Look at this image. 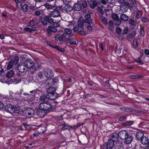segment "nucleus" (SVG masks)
<instances>
[{
  "label": "nucleus",
  "mask_w": 149,
  "mask_h": 149,
  "mask_svg": "<svg viewBox=\"0 0 149 149\" xmlns=\"http://www.w3.org/2000/svg\"><path fill=\"white\" fill-rule=\"evenodd\" d=\"M85 22L83 20H79L78 22V24L79 27H82L83 26Z\"/></svg>",
  "instance_id": "obj_29"
},
{
  "label": "nucleus",
  "mask_w": 149,
  "mask_h": 149,
  "mask_svg": "<svg viewBox=\"0 0 149 149\" xmlns=\"http://www.w3.org/2000/svg\"><path fill=\"white\" fill-rule=\"evenodd\" d=\"M37 76L40 79H41L42 77V72H38L37 74Z\"/></svg>",
  "instance_id": "obj_42"
},
{
  "label": "nucleus",
  "mask_w": 149,
  "mask_h": 149,
  "mask_svg": "<svg viewBox=\"0 0 149 149\" xmlns=\"http://www.w3.org/2000/svg\"><path fill=\"white\" fill-rule=\"evenodd\" d=\"M47 96H46L45 95H42L40 97V99L42 102H44V101L46 99L47 97Z\"/></svg>",
  "instance_id": "obj_35"
},
{
  "label": "nucleus",
  "mask_w": 149,
  "mask_h": 149,
  "mask_svg": "<svg viewBox=\"0 0 149 149\" xmlns=\"http://www.w3.org/2000/svg\"><path fill=\"white\" fill-rule=\"evenodd\" d=\"M59 8L56 7L55 10L50 12L49 15L53 17H60L61 14L59 10Z\"/></svg>",
  "instance_id": "obj_7"
},
{
  "label": "nucleus",
  "mask_w": 149,
  "mask_h": 149,
  "mask_svg": "<svg viewBox=\"0 0 149 149\" xmlns=\"http://www.w3.org/2000/svg\"><path fill=\"white\" fill-rule=\"evenodd\" d=\"M40 134V133L38 132H36L33 134V136H38Z\"/></svg>",
  "instance_id": "obj_54"
},
{
  "label": "nucleus",
  "mask_w": 149,
  "mask_h": 149,
  "mask_svg": "<svg viewBox=\"0 0 149 149\" xmlns=\"http://www.w3.org/2000/svg\"><path fill=\"white\" fill-rule=\"evenodd\" d=\"M51 80L53 82V84L54 83H56L58 82V80L57 78H56L54 79H52L51 80Z\"/></svg>",
  "instance_id": "obj_52"
},
{
  "label": "nucleus",
  "mask_w": 149,
  "mask_h": 149,
  "mask_svg": "<svg viewBox=\"0 0 149 149\" xmlns=\"http://www.w3.org/2000/svg\"><path fill=\"white\" fill-rule=\"evenodd\" d=\"M115 146L114 140L112 139L109 140L107 143L106 145L103 146L102 147H105L107 149H111Z\"/></svg>",
  "instance_id": "obj_9"
},
{
  "label": "nucleus",
  "mask_w": 149,
  "mask_h": 149,
  "mask_svg": "<svg viewBox=\"0 0 149 149\" xmlns=\"http://www.w3.org/2000/svg\"><path fill=\"white\" fill-rule=\"evenodd\" d=\"M130 77L132 79H136L139 78V76L137 75H132L130 76Z\"/></svg>",
  "instance_id": "obj_49"
},
{
  "label": "nucleus",
  "mask_w": 149,
  "mask_h": 149,
  "mask_svg": "<svg viewBox=\"0 0 149 149\" xmlns=\"http://www.w3.org/2000/svg\"><path fill=\"white\" fill-rule=\"evenodd\" d=\"M116 31L117 34H118V35H120L121 31V29L119 27H117L116 29Z\"/></svg>",
  "instance_id": "obj_39"
},
{
  "label": "nucleus",
  "mask_w": 149,
  "mask_h": 149,
  "mask_svg": "<svg viewBox=\"0 0 149 149\" xmlns=\"http://www.w3.org/2000/svg\"><path fill=\"white\" fill-rule=\"evenodd\" d=\"M97 3L96 1H92L90 4V7L93 9L95 7L97 6Z\"/></svg>",
  "instance_id": "obj_22"
},
{
  "label": "nucleus",
  "mask_w": 149,
  "mask_h": 149,
  "mask_svg": "<svg viewBox=\"0 0 149 149\" xmlns=\"http://www.w3.org/2000/svg\"><path fill=\"white\" fill-rule=\"evenodd\" d=\"M17 68L18 71L21 72H23L26 70L25 69L26 67L24 65V64L22 63H20L19 64Z\"/></svg>",
  "instance_id": "obj_12"
},
{
  "label": "nucleus",
  "mask_w": 149,
  "mask_h": 149,
  "mask_svg": "<svg viewBox=\"0 0 149 149\" xmlns=\"http://www.w3.org/2000/svg\"><path fill=\"white\" fill-rule=\"evenodd\" d=\"M116 22H115V24L117 26H118L120 25L121 23V21L120 20L118 19L117 20H116Z\"/></svg>",
  "instance_id": "obj_50"
},
{
  "label": "nucleus",
  "mask_w": 149,
  "mask_h": 149,
  "mask_svg": "<svg viewBox=\"0 0 149 149\" xmlns=\"http://www.w3.org/2000/svg\"><path fill=\"white\" fill-rule=\"evenodd\" d=\"M47 91L48 93L47 97L49 100H54L58 96L57 93H55L56 88L54 87L49 88L47 89Z\"/></svg>",
  "instance_id": "obj_2"
},
{
  "label": "nucleus",
  "mask_w": 149,
  "mask_h": 149,
  "mask_svg": "<svg viewBox=\"0 0 149 149\" xmlns=\"http://www.w3.org/2000/svg\"><path fill=\"white\" fill-rule=\"evenodd\" d=\"M143 136L144 134L142 132H138L136 134V137L138 140L140 139H142Z\"/></svg>",
  "instance_id": "obj_20"
},
{
  "label": "nucleus",
  "mask_w": 149,
  "mask_h": 149,
  "mask_svg": "<svg viewBox=\"0 0 149 149\" xmlns=\"http://www.w3.org/2000/svg\"><path fill=\"white\" fill-rule=\"evenodd\" d=\"M14 74V72L13 71L11 70L8 72L6 74V77L9 78H10L13 77Z\"/></svg>",
  "instance_id": "obj_23"
},
{
  "label": "nucleus",
  "mask_w": 149,
  "mask_h": 149,
  "mask_svg": "<svg viewBox=\"0 0 149 149\" xmlns=\"http://www.w3.org/2000/svg\"><path fill=\"white\" fill-rule=\"evenodd\" d=\"M120 18L121 20L125 22L127 21L129 19L128 17L124 14H122L120 15Z\"/></svg>",
  "instance_id": "obj_19"
},
{
  "label": "nucleus",
  "mask_w": 149,
  "mask_h": 149,
  "mask_svg": "<svg viewBox=\"0 0 149 149\" xmlns=\"http://www.w3.org/2000/svg\"><path fill=\"white\" fill-rule=\"evenodd\" d=\"M134 123L131 121H129L123 123V125L125 126H130L132 125Z\"/></svg>",
  "instance_id": "obj_32"
},
{
  "label": "nucleus",
  "mask_w": 149,
  "mask_h": 149,
  "mask_svg": "<svg viewBox=\"0 0 149 149\" xmlns=\"http://www.w3.org/2000/svg\"><path fill=\"white\" fill-rule=\"evenodd\" d=\"M100 19L102 22L104 24H107V19L106 18L102 16L100 17Z\"/></svg>",
  "instance_id": "obj_26"
},
{
  "label": "nucleus",
  "mask_w": 149,
  "mask_h": 149,
  "mask_svg": "<svg viewBox=\"0 0 149 149\" xmlns=\"http://www.w3.org/2000/svg\"><path fill=\"white\" fill-rule=\"evenodd\" d=\"M62 9L67 13H68L71 12L73 8L72 6L69 5H66L63 7Z\"/></svg>",
  "instance_id": "obj_13"
},
{
  "label": "nucleus",
  "mask_w": 149,
  "mask_h": 149,
  "mask_svg": "<svg viewBox=\"0 0 149 149\" xmlns=\"http://www.w3.org/2000/svg\"><path fill=\"white\" fill-rule=\"evenodd\" d=\"M53 25L54 27H58L60 26L59 24L56 22H53Z\"/></svg>",
  "instance_id": "obj_62"
},
{
  "label": "nucleus",
  "mask_w": 149,
  "mask_h": 149,
  "mask_svg": "<svg viewBox=\"0 0 149 149\" xmlns=\"http://www.w3.org/2000/svg\"><path fill=\"white\" fill-rule=\"evenodd\" d=\"M142 13L140 10H138L136 13V17L137 19L140 18L142 16Z\"/></svg>",
  "instance_id": "obj_27"
},
{
  "label": "nucleus",
  "mask_w": 149,
  "mask_h": 149,
  "mask_svg": "<svg viewBox=\"0 0 149 149\" xmlns=\"http://www.w3.org/2000/svg\"><path fill=\"white\" fill-rule=\"evenodd\" d=\"M136 34V31H133L131 33L127 35V38L129 40L131 38L134 37Z\"/></svg>",
  "instance_id": "obj_21"
},
{
  "label": "nucleus",
  "mask_w": 149,
  "mask_h": 149,
  "mask_svg": "<svg viewBox=\"0 0 149 149\" xmlns=\"http://www.w3.org/2000/svg\"><path fill=\"white\" fill-rule=\"evenodd\" d=\"M68 38V37L64 38L65 39L64 41L66 43H69L70 39Z\"/></svg>",
  "instance_id": "obj_55"
},
{
  "label": "nucleus",
  "mask_w": 149,
  "mask_h": 149,
  "mask_svg": "<svg viewBox=\"0 0 149 149\" xmlns=\"http://www.w3.org/2000/svg\"><path fill=\"white\" fill-rule=\"evenodd\" d=\"M127 117V116H122L120 117L119 118L118 120L119 121H122L125 119H126Z\"/></svg>",
  "instance_id": "obj_53"
},
{
  "label": "nucleus",
  "mask_w": 149,
  "mask_h": 149,
  "mask_svg": "<svg viewBox=\"0 0 149 149\" xmlns=\"http://www.w3.org/2000/svg\"><path fill=\"white\" fill-rule=\"evenodd\" d=\"M135 61L137 63L140 64L143 63V62L141 61V57H139L135 60Z\"/></svg>",
  "instance_id": "obj_38"
},
{
  "label": "nucleus",
  "mask_w": 149,
  "mask_h": 149,
  "mask_svg": "<svg viewBox=\"0 0 149 149\" xmlns=\"http://www.w3.org/2000/svg\"><path fill=\"white\" fill-rule=\"evenodd\" d=\"M123 140H124L125 143L127 144H130L133 140L132 137L129 135L126 137Z\"/></svg>",
  "instance_id": "obj_16"
},
{
  "label": "nucleus",
  "mask_w": 149,
  "mask_h": 149,
  "mask_svg": "<svg viewBox=\"0 0 149 149\" xmlns=\"http://www.w3.org/2000/svg\"><path fill=\"white\" fill-rule=\"evenodd\" d=\"M34 20H32L29 23V25L33 26L34 25Z\"/></svg>",
  "instance_id": "obj_56"
},
{
  "label": "nucleus",
  "mask_w": 149,
  "mask_h": 149,
  "mask_svg": "<svg viewBox=\"0 0 149 149\" xmlns=\"http://www.w3.org/2000/svg\"><path fill=\"white\" fill-rule=\"evenodd\" d=\"M120 110L123 111H129V109L127 108L122 107L120 108Z\"/></svg>",
  "instance_id": "obj_45"
},
{
  "label": "nucleus",
  "mask_w": 149,
  "mask_h": 149,
  "mask_svg": "<svg viewBox=\"0 0 149 149\" xmlns=\"http://www.w3.org/2000/svg\"><path fill=\"white\" fill-rule=\"evenodd\" d=\"M41 23L44 25H46L47 24V21L45 17L44 18L41 19Z\"/></svg>",
  "instance_id": "obj_34"
},
{
  "label": "nucleus",
  "mask_w": 149,
  "mask_h": 149,
  "mask_svg": "<svg viewBox=\"0 0 149 149\" xmlns=\"http://www.w3.org/2000/svg\"><path fill=\"white\" fill-rule=\"evenodd\" d=\"M69 43L71 44L77 45V44L76 43V42L74 40H72V39H70Z\"/></svg>",
  "instance_id": "obj_44"
},
{
  "label": "nucleus",
  "mask_w": 149,
  "mask_h": 149,
  "mask_svg": "<svg viewBox=\"0 0 149 149\" xmlns=\"http://www.w3.org/2000/svg\"><path fill=\"white\" fill-rule=\"evenodd\" d=\"M79 30V27L77 26H74L73 28V30L74 31H77Z\"/></svg>",
  "instance_id": "obj_61"
},
{
  "label": "nucleus",
  "mask_w": 149,
  "mask_h": 149,
  "mask_svg": "<svg viewBox=\"0 0 149 149\" xmlns=\"http://www.w3.org/2000/svg\"><path fill=\"white\" fill-rule=\"evenodd\" d=\"M82 6L84 8H86L87 7V2L85 0L82 1Z\"/></svg>",
  "instance_id": "obj_36"
},
{
  "label": "nucleus",
  "mask_w": 149,
  "mask_h": 149,
  "mask_svg": "<svg viewBox=\"0 0 149 149\" xmlns=\"http://www.w3.org/2000/svg\"><path fill=\"white\" fill-rule=\"evenodd\" d=\"M26 115L28 117H31L34 113V110L31 108H28L27 109L25 112Z\"/></svg>",
  "instance_id": "obj_10"
},
{
  "label": "nucleus",
  "mask_w": 149,
  "mask_h": 149,
  "mask_svg": "<svg viewBox=\"0 0 149 149\" xmlns=\"http://www.w3.org/2000/svg\"><path fill=\"white\" fill-rule=\"evenodd\" d=\"M84 21L86 23H88L89 24H91L92 23V22L91 20L90 19H85L84 20Z\"/></svg>",
  "instance_id": "obj_43"
},
{
  "label": "nucleus",
  "mask_w": 149,
  "mask_h": 149,
  "mask_svg": "<svg viewBox=\"0 0 149 149\" xmlns=\"http://www.w3.org/2000/svg\"><path fill=\"white\" fill-rule=\"evenodd\" d=\"M23 63L24 64V65L26 67V68H31L34 64L33 61L30 59L26 60Z\"/></svg>",
  "instance_id": "obj_8"
},
{
  "label": "nucleus",
  "mask_w": 149,
  "mask_h": 149,
  "mask_svg": "<svg viewBox=\"0 0 149 149\" xmlns=\"http://www.w3.org/2000/svg\"><path fill=\"white\" fill-rule=\"evenodd\" d=\"M112 18L114 20H117L119 19V18L118 15L115 13L113 14L112 15Z\"/></svg>",
  "instance_id": "obj_30"
},
{
  "label": "nucleus",
  "mask_w": 149,
  "mask_h": 149,
  "mask_svg": "<svg viewBox=\"0 0 149 149\" xmlns=\"http://www.w3.org/2000/svg\"><path fill=\"white\" fill-rule=\"evenodd\" d=\"M53 48H55L59 51L62 52H64V50L62 49L59 47L58 46H55L53 47Z\"/></svg>",
  "instance_id": "obj_37"
},
{
  "label": "nucleus",
  "mask_w": 149,
  "mask_h": 149,
  "mask_svg": "<svg viewBox=\"0 0 149 149\" xmlns=\"http://www.w3.org/2000/svg\"><path fill=\"white\" fill-rule=\"evenodd\" d=\"M44 5L46 8L48 10L52 9L55 7V6H52L48 3H46Z\"/></svg>",
  "instance_id": "obj_24"
},
{
  "label": "nucleus",
  "mask_w": 149,
  "mask_h": 149,
  "mask_svg": "<svg viewBox=\"0 0 149 149\" xmlns=\"http://www.w3.org/2000/svg\"><path fill=\"white\" fill-rule=\"evenodd\" d=\"M44 75L47 78H49L52 76V71L49 69H47L45 70L44 71Z\"/></svg>",
  "instance_id": "obj_11"
},
{
  "label": "nucleus",
  "mask_w": 149,
  "mask_h": 149,
  "mask_svg": "<svg viewBox=\"0 0 149 149\" xmlns=\"http://www.w3.org/2000/svg\"><path fill=\"white\" fill-rule=\"evenodd\" d=\"M73 10H75L79 11L81 9V4L79 3H76L72 7Z\"/></svg>",
  "instance_id": "obj_17"
},
{
  "label": "nucleus",
  "mask_w": 149,
  "mask_h": 149,
  "mask_svg": "<svg viewBox=\"0 0 149 149\" xmlns=\"http://www.w3.org/2000/svg\"><path fill=\"white\" fill-rule=\"evenodd\" d=\"M66 34L63 33L61 35L59 36L56 34L55 37L56 42L59 44H62L64 41L63 38L66 37Z\"/></svg>",
  "instance_id": "obj_3"
},
{
  "label": "nucleus",
  "mask_w": 149,
  "mask_h": 149,
  "mask_svg": "<svg viewBox=\"0 0 149 149\" xmlns=\"http://www.w3.org/2000/svg\"><path fill=\"white\" fill-rule=\"evenodd\" d=\"M69 127V126L64 124L63 125V127H62L61 129L62 130H64L65 129H68Z\"/></svg>",
  "instance_id": "obj_46"
},
{
  "label": "nucleus",
  "mask_w": 149,
  "mask_h": 149,
  "mask_svg": "<svg viewBox=\"0 0 149 149\" xmlns=\"http://www.w3.org/2000/svg\"><path fill=\"white\" fill-rule=\"evenodd\" d=\"M140 32L141 35L143 36L145 35V31L144 29L142 27L140 26Z\"/></svg>",
  "instance_id": "obj_28"
},
{
  "label": "nucleus",
  "mask_w": 149,
  "mask_h": 149,
  "mask_svg": "<svg viewBox=\"0 0 149 149\" xmlns=\"http://www.w3.org/2000/svg\"><path fill=\"white\" fill-rule=\"evenodd\" d=\"M47 32L50 35H51V32H56L57 31L56 29L52 26H49L47 30Z\"/></svg>",
  "instance_id": "obj_15"
},
{
  "label": "nucleus",
  "mask_w": 149,
  "mask_h": 149,
  "mask_svg": "<svg viewBox=\"0 0 149 149\" xmlns=\"http://www.w3.org/2000/svg\"><path fill=\"white\" fill-rule=\"evenodd\" d=\"M51 110V105L48 102H42L40 103L38 106V108L36 110L37 115L40 117L43 116L44 113Z\"/></svg>",
  "instance_id": "obj_1"
},
{
  "label": "nucleus",
  "mask_w": 149,
  "mask_h": 149,
  "mask_svg": "<svg viewBox=\"0 0 149 149\" xmlns=\"http://www.w3.org/2000/svg\"><path fill=\"white\" fill-rule=\"evenodd\" d=\"M128 31V28L127 27H125L123 31V33L125 34H126Z\"/></svg>",
  "instance_id": "obj_60"
},
{
  "label": "nucleus",
  "mask_w": 149,
  "mask_h": 149,
  "mask_svg": "<svg viewBox=\"0 0 149 149\" xmlns=\"http://www.w3.org/2000/svg\"><path fill=\"white\" fill-rule=\"evenodd\" d=\"M4 108L7 112L10 113H13L15 111V107L11 104H8L6 105L5 106Z\"/></svg>",
  "instance_id": "obj_5"
},
{
  "label": "nucleus",
  "mask_w": 149,
  "mask_h": 149,
  "mask_svg": "<svg viewBox=\"0 0 149 149\" xmlns=\"http://www.w3.org/2000/svg\"><path fill=\"white\" fill-rule=\"evenodd\" d=\"M98 11L101 14V15H103L104 12L103 10L100 7H98Z\"/></svg>",
  "instance_id": "obj_47"
},
{
  "label": "nucleus",
  "mask_w": 149,
  "mask_h": 149,
  "mask_svg": "<svg viewBox=\"0 0 149 149\" xmlns=\"http://www.w3.org/2000/svg\"><path fill=\"white\" fill-rule=\"evenodd\" d=\"M65 33H65L66 34V38H71L73 36V34H72V31L70 29H64Z\"/></svg>",
  "instance_id": "obj_14"
},
{
  "label": "nucleus",
  "mask_w": 149,
  "mask_h": 149,
  "mask_svg": "<svg viewBox=\"0 0 149 149\" xmlns=\"http://www.w3.org/2000/svg\"><path fill=\"white\" fill-rule=\"evenodd\" d=\"M133 45L135 47H137L138 44L137 40L136 39H134L133 41Z\"/></svg>",
  "instance_id": "obj_41"
},
{
  "label": "nucleus",
  "mask_w": 149,
  "mask_h": 149,
  "mask_svg": "<svg viewBox=\"0 0 149 149\" xmlns=\"http://www.w3.org/2000/svg\"><path fill=\"white\" fill-rule=\"evenodd\" d=\"M87 28L89 31H91L93 30L92 27L90 25L88 26Z\"/></svg>",
  "instance_id": "obj_59"
},
{
  "label": "nucleus",
  "mask_w": 149,
  "mask_h": 149,
  "mask_svg": "<svg viewBox=\"0 0 149 149\" xmlns=\"http://www.w3.org/2000/svg\"><path fill=\"white\" fill-rule=\"evenodd\" d=\"M24 30L29 33L31 32V28L29 27L25 28L24 29Z\"/></svg>",
  "instance_id": "obj_48"
},
{
  "label": "nucleus",
  "mask_w": 149,
  "mask_h": 149,
  "mask_svg": "<svg viewBox=\"0 0 149 149\" xmlns=\"http://www.w3.org/2000/svg\"><path fill=\"white\" fill-rule=\"evenodd\" d=\"M24 10L25 12H27L28 10V5L26 4L23 5L22 7Z\"/></svg>",
  "instance_id": "obj_40"
},
{
  "label": "nucleus",
  "mask_w": 149,
  "mask_h": 149,
  "mask_svg": "<svg viewBox=\"0 0 149 149\" xmlns=\"http://www.w3.org/2000/svg\"><path fill=\"white\" fill-rule=\"evenodd\" d=\"M145 54L147 55H149V50L148 49H146L145 50Z\"/></svg>",
  "instance_id": "obj_63"
},
{
  "label": "nucleus",
  "mask_w": 149,
  "mask_h": 149,
  "mask_svg": "<svg viewBox=\"0 0 149 149\" xmlns=\"http://www.w3.org/2000/svg\"><path fill=\"white\" fill-rule=\"evenodd\" d=\"M117 36L118 38V39L120 40H122L123 38V36L121 35L120 34V35H119L118 34L117 35Z\"/></svg>",
  "instance_id": "obj_58"
},
{
  "label": "nucleus",
  "mask_w": 149,
  "mask_h": 149,
  "mask_svg": "<svg viewBox=\"0 0 149 149\" xmlns=\"http://www.w3.org/2000/svg\"><path fill=\"white\" fill-rule=\"evenodd\" d=\"M129 135L127 131L123 130L119 132H118V136L119 138L123 140Z\"/></svg>",
  "instance_id": "obj_6"
},
{
  "label": "nucleus",
  "mask_w": 149,
  "mask_h": 149,
  "mask_svg": "<svg viewBox=\"0 0 149 149\" xmlns=\"http://www.w3.org/2000/svg\"><path fill=\"white\" fill-rule=\"evenodd\" d=\"M91 16L90 14H87L85 15V19H88L91 18Z\"/></svg>",
  "instance_id": "obj_57"
},
{
  "label": "nucleus",
  "mask_w": 149,
  "mask_h": 149,
  "mask_svg": "<svg viewBox=\"0 0 149 149\" xmlns=\"http://www.w3.org/2000/svg\"><path fill=\"white\" fill-rule=\"evenodd\" d=\"M109 25L110 27H111L113 25V21L111 20H110L109 22Z\"/></svg>",
  "instance_id": "obj_64"
},
{
  "label": "nucleus",
  "mask_w": 149,
  "mask_h": 149,
  "mask_svg": "<svg viewBox=\"0 0 149 149\" xmlns=\"http://www.w3.org/2000/svg\"><path fill=\"white\" fill-rule=\"evenodd\" d=\"M18 61V57L17 56L15 57L8 63L7 67V69L9 70L11 68L13 65H16L17 64Z\"/></svg>",
  "instance_id": "obj_4"
},
{
  "label": "nucleus",
  "mask_w": 149,
  "mask_h": 149,
  "mask_svg": "<svg viewBox=\"0 0 149 149\" xmlns=\"http://www.w3.org/2000/svg\"><path fill=\"white\" fill-rule=\"evenodd\" d=\"M129 22L130 24L133 26H135L136 24V22L134 20L132 19H129Z\"/></svg>",
  "instance_id": "obj_33"
},
{
  "label": "nucleus",
  "mask_w": 149,
  "mask_h": 149,
  "mask_svg": "<svg viewBox=\"0 0 149 149\" xmlns=\"http://www.w3.org/2000/svg\"><path fill=\"white\" fill-rule=\"evenodd\" d=\"M142 21L144 22H147L148 21V19L145 17H142L141 18Z\"/></svg>",
  "instance_id": "obj_51"
},
{
  "label": "nucleus",
  "mask_w": 149,
  "mask_h": 149,
  "mask_svg": "<svg viewBox=\"0 0 149 149\" xmlns=\"http://www.w3.org/2000/svg\"><path fill=\"white\" fill-rule=\"evenodd\" d=\"M149 141L148 138L146 137H143L141 140V143L143 145H146Z\"/></svg>",
  "instance_id": "obj_18"
},
{
  "label": "nucleus",
  "mask_w": 149,
  "mask_h": 149,
  "mask_svg": "<svg viewBox=\"0 0 149 149\" xmlns=\"http://www.w3.org/2000/svg\"><path fill=\"white\" fill-rule=\"evenodd\" d=\"M45 18L47 20V22L49 23H52L53 22V19H52L50 16H45Z\"/></svg>",
  "instance_id": "obj_25"
},
{
  "label": "nucleus",
  "mask_w": 149,
  "mask_h": 149,
  "mask_svg": "<svg viewBox=\"0 0 149 149\" xmlns=\"http://www.w3.org/2000/svg\"><path fill=\"white\" fill-rule=\"evenodd\" d=\"M15 1L16 3L17 7L19 9V10L22 9V6L20 2L18 0H16Z\"/></svg>",
  "instance_id": "obj_31"
}]
</instances>
